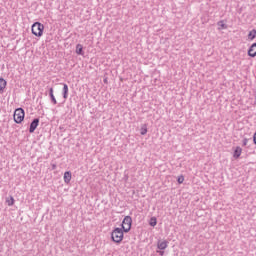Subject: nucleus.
I'll list each match as a JSON object with an SVG mask.
<instances>
[{
    "label": "nucleus",
    "instance_id": "obj_21",
    "mask_svg": "<svg viewBox=\"0 0 256 256\" xmlns=\"http://www.w3.org/2000/svg\"><path fill=\"white\" fill-rule=\"evenodd\" d=\"M157 253H159V255H161V256L165 255V251H163V250L157 251Z\"/></svg>",
    "mask_w": 256,
    "mask_h": 256
},
{
    "label": "nucleus",
    "instance_id": "obj_18",
    "mask_svg": "<svg viewBox=\"0 0 256 256\" xmlns=\"http://www.w3.org/2000/svg\"><path fill=\"white\" fill-rule=\"evenodd\" d=\"M150 225H151V227H155V225H157V219H155V218H154V220L151 219Z\"/></svg>",
    "mask_w": 256,
    "mask_h": 256
},
{
    "label": "nucleus",
    "instance_id": "obj_20",
    "mask_svg": "<svg viewBox=\"0 0 256 256\" xmlns=\"http://www.w3.org/2000/svg\"><path fill=\"white\" fill-rule=\"evenodd\" d=\"M177 181H178V183L181 184V183H183V181H185V177L179 176Z\"/></svg>",
    "mask_w": 256,
    "mask_h": 256
},
{
    "label": "nucleus",
    "instance_id": "obj_13",
    "mask_svg": "<svg viewBox=\"0 0 256 256\" xmlns=\"http://www.w3.org/2000/svg\"><path fill=\"white\" fill-rule=\"evenodd\" d=\"M76 54L77 55H84L83 45H81V44H77L76 45Z\"/></svg>",
    "mask_w": 256,
    "mask_h": 256
},
{
    "label": "nucleus",
    "instance_id": "obj_19",
    "mask_svg": "<svg viewBox=\"0 0 256 256\" xmlns=\"http://www.w3.org/2000/svg\"><path fill=\"white\" fill-rule=\"evenodd\" d=\"M247 143H249V139L244 138V139L242 140V145H243L244 147H246Z\"/></svg>",
    "mask_w": 256,
    "mask_h": 256
},
{
    "label": "nucleus",
    "instance_id": "obj_9",
    "mask_svg": "<svg viewBox=\"0 0 256 256\" xmlns=\"http://www.w3.org/2000/svg\"><path fill=\"white\" fill-rule=\"evenodd\" d=\"M241 153H243V149L237 146L233 154L234 159H239L241 157Z\"/></svg>",
    "mask_w": 256,
    "mask_h": 256
},
{
    "label": "nucleus",
    "instance_id": "obj_15",
    "mask_svg": "<svg viewBox=\"0 0 256 256\" xmlns=\"http://www.w3.org/2000/svg\"><path fill=\"white\" fill-rule=\"evenodd\" d=\"M140 135H147V125L144 124L140 129Z\"/></svg>",
    "mask_w": 256,
    "mask_h": 256
},
{
    "label": "nucleus",
    "instance_id": "obj_1",
    "mask_svg": "<svg viewBox=\"0 0 256 256\" xmlns=\"http://www.w3.org/2000/svg\"><path fill=\"white\" fill-rule=\"evenodd\" d=\"M123 229L122 228H115L111 233V239L114 243H121L123 241Z\"/></svg>",
    "mask_w": 256,
    "mask_h": 256
},
{
    "label": "nucleus",
    "instance_id": "obj_10",
    "mask_svg": "<svg viewBox=\"0 0 256 256\" xmlns=\"http://www.w3.org/2000/svg\"><path fill=\"white\" fill-rule=\"evenodd\" d=\"M7 87V81L0 78V93H5V88Z\"/></svg>",
    "mask_w": 256,
    "mask_h": 256
},
{
    "label": "nucleus",
    "instance_id": "obj_6",
    "mask_svg": "<svg viewBox=\"0 0 256 256\" xmlns=\"http://www.w3.org/2000/svg\"><path fill=\"white\" fill-rule=\"evenodd\" d=\"M157 247L160 249V251H165V249L169 247V242H167V240L159 241L157 243Z\"/></svg>",
    "mask_w": 256,
    "mask_h": 256
},
{
    "label": "nucleus",
    "instance_id": "obj_12",
    "mask_svg": "<svg viewBox=\"0 0 256 256\" xmlns=\"http://www.w3.org/2000/svg\"><path fill=\"white\" fill-rule=\"evenodd\" d=\"M49 95L53 105H57V99H55V95L53 94V88L49 89Z\"/></svg>",
    "mask_w": 256,
    "mask_h": 256
},
{
    "label": "nucleus",
    "instance_id": "obj_3",
    "mask_svg": "<svg viewBox=\"0 0 256 256\" xmlns=\"http://www.w3.org/2000/svg\"><path fill=\"white\" fill-rule=\"evenodd\" d=\"M13 119L17 124L23 123V119H25V110H23V108H17L14 111Z\"/></svg>",
    "mask_w": 256,
    "mask_h": 256
},
{
    "label": "nucleus",
    "instance_id": "obj_4",
    "mask_svg": "<svg viewBox=\"0 0 256 256\" xmlns=\"http://www.w3.org/2000/svg\"><path fill=\"white\" fill-rule=\"evenodd\" d=\"M133 224V219L131 216H125L122 221V230L124 233H129L131 231V225Z\"/></svg>",
    "mask_w": 256,
    "mask_h": 256
},
{
    "label": "nucleus",
    "instance_id": "obj_17",
    "mask_svg": "<svg viewBox=\"0 0 256 256\" xmlns=\"http://www.w3.org/2000/svg\"><path fill=\"white\" fill-rule=\"evenodd\" d=\"M219 27H221V29H227V25H225V22H223V20L218 22Z\"/></svg>",
    "mask_w": 256,
    "mask_h": 256
},
{
    "label": "nucleus",
    "instance_id": "obj_2",
    "mask_svg": "<svg viewBox=\"0 0 256 256\" xmlns=\"http://www.w3.org/2000/svg\"><path fill=\"white\" fill-rule=\"evenodd\" d=\"M44 29L45 26L41 24V22H35L31 28L32 34L35 35V37H42Z\"/></svg>",
    "mask_w": 256,
    "mask_h": 256
},
{
    "label": "nucleus",
    "instance_id": "obj_16",
    "mask_svg": "<svg viewBox=\"0 0 256 256\" xmlns=\"http://www.w3.org/2000/svg\"><path fill=\"white\" fill-rule=\"evenodd\" d=\"M7 203H8V206H9V207H12V205L15 204V199H14L13 197H10V199L7 200Z\"/></svg>",
    "mask_w": 256,
    "mask_h": 256
},
{
    "label": "nucleus",
    "instance_id": "obj_14",
    "mask_svg": "<svg viewBox=\"0 0 256 256\" xmlns=\"http://www.w3.org/2000/svg\"><path fill=\"white\" fill-rule=\"evenodd\" d=\"M255 37H256V30L253 29V30H251V31L249 32V34H248V39H249L250 41H253V39H255Z\"/></svg>",
    "mask_w": 256,
    "mask_h": 256
},
{
    "label": "nucleus",
    "instance_id": "obj_22",
    "mask_svg": "<svg viewBox=\"0 0 256 256\" xmlns=\"http://www.w3.org/2000/svg\"><path fill=\"white\" fill-rule=\"evenodd\" d=\"M57 169V164H52V170Z\"/></svg>",
    "mask_w": 256,
    "mask_h": 256
},
{
    "label": "nucleus",
    "instance_id": "obj_7",
    "mask_svg": "<svg viewBox=\"0 0 256 256\" xmlns=\"http://www.w3.org/2000/svg\"><path fill=\"white\" fill-rule=\"evenodd\" d=\"M62 95H63V99H65V100L68 99V97H69V86L67 84H63Z\"/></svg>",
    "mask_w": 256,
    "mask_h": 256
},
{
    "label": "nucleus",
    "instance_id": "obj_8",
    "mask_svg": "<svg viewBox=\"0 0 256 256\" xmlns=\"http://www.w3.org/2000/svg\"><path fill=\"white\" fill-rule=\"evenodd\" d=\"M249 57H256V43H253L248 50Z\"/></svg>",
    "mask_w": 256,
    "mask_h": 256
},
{
    "label": "nucleus",
    "instance_id": "obj_11",
    "mask_svg": "<svg viewBox=\"0 0 256 256\" xmlns=\"http://www.w3.org/2000/svg\"><path fill=\"white\" fill-rule=\"evenodd\" d=\"M71 177H72V175H71L70 171L65 172L64 173V183H67V184L71 183Z\"/></svg>",
    "mask_w": 256,
    "mask_h": 256
},
{
    "label": "nucleus",
    "instance_id": "obj_5",
    "mask_svg": "<svg viewBox=\"0 0 256 256\" xmlns=\"http://www.w3.org/2000/svg\"><path fill=\"white\" fill-rule=\"evenodd\" d=\"M37 127H39V118H35L31 122L30 128H29V133H35V129H37Z\"/></svg>",
    "mask_w": 256,
    "mask_h": 256
}]
</instances>
